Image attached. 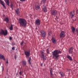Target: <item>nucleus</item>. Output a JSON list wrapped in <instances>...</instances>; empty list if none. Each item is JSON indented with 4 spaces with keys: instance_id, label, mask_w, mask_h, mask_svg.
I'll list each match as a JSON object with an SVG mask.
<instances>
[{
    "instance_id": "obj_2",
    "label": "nucleus",
    "mask_w": 78,
    "mask_h": 78,
    "mask_svg": "<svg viewBox=\"0 0 78 78\" xmlns=\"http://www.w3.org/2000/svg\"><path fill=\"white\" fill-rule=\"evenodd\" d=\"M19 22L20 26H22L23 27H24V28H25L27 27V23L25 19L23 18L19 19Z\"/></svg>"
},
{
    "instance_id": "obj_1",
    "label": "nucleus",
    "mask_w": 78,
    "mask_h": 78,
    "mask_svg": "<svg viewBox=\"0 0 78 78\" xmlns=\"http://www.w3.org/2000/svg\"><path fill=\"white\" fill-rule=\"evenodd\" d=\"M62 52L61 51H58L57 50H55L53 52H52V55L53 56V58H56L57 60H58V58L59 57V55L58 54L61 53Z\"/></svg>"
},
{
    "instance_id": "obj_5",
    "label": "nucleus",
    "mask_w": 78,
    "mask_h": 78,
    "mask_svg": "<svg viewBox=\"0 0 78 78\" xmlns=\"http://www.w3.org/2000/svg\"><path fill=\"white\" fill-rule=\"evenodd\" d=\"M41 58H43V60L44 61L47 59V57L45 56V53L43 51L41 52Z\"/></svg>"
},
{
    "instance_id": "obj_4",
    "label": "nucleus",
    "mask_w": 78,
    "mask_h": 78,
    "mask_svg": "<svg viewBox=\"0 0 78 78\" xmlns=\"http://www.w3.org/2000/svg\"><path fill=\"white\" fill-rule=\"evenodd\" d=\"M0 35H4V36H6L8 34V31L5 30H1L0 31Z\"/></svg>"
},
{
    "instance_id": "obj_3",
    "label": "nucleus",
    "mask_w": 78,
    "mask_h": 78,
    "mask_svg": "<svg viewBox=\"0 0 78 78\" xmlns=\"http://www.w3.org/2000/svg\"><path fill=\"white\" fill-rule=\"evenodd\" d=\"M57 14H58V12L56 10H53L51 11V14L52 16H56V18L55 19V20H57V19H58V18L57 17Z\"/></svg>"
},
{
    "instance_id": "obj_16",
    "label": "nucleus",
    "mask_w": 78,
    "mask_h": 78,
    "mask_svg": "<svg viewBox=\"0 0 78 78\" xmlns=\"http://www.w3.org/2000/svg\"><path fill=\"white\" fill-rule=\"evenodd\" d=\"M50 76L51 78H52V77L53 76V71L52 70H51V69L50 71Z\"/></svg>"
},
{
    "instance_id": "obj_47",
    "label": "nucleus",
    "mask_w": 78,
    "mask_h": 78,
    "mask_svg": "<svg viewBox=\"0 0 78 78\" xmlns=\"http://www.w3.org/2000/svg\"><path fill=\"white\" fill-rule=\"evenodd\" d=\"M36 29H37V28H36Z\"/></svg>"
},
{
    "instance_id": "obj_14",
    "label": "nucleus",
    "mask_w": 78,
    "mask_h": 78,
    "mask_svg": "<svg viewBox=\"0 0 78 78\" xmlns=\"http://www.w3.org/2000/svg\"><path fill=\"white\" fill-rule=\"evenodd\" d=\"M35 9L36 10H38L40 9V7L38 5H36Z\"/></svg>"
},
{
    "instance_id": "obj_27",
    "label": "nucleus",
    "mask_w": 78,
    "mask_h": 78,
    "mask_svg": "<svg viewBox=\"0 0 78 78\" xmlns=\"http://www.w3.org/2000/svg\"><path fill=\"white\" fill-rule=\"evenodd\" d=\"M51 34V31H49L48 33V35L49 36H50Z\"/></svg>"
},
{
    "instance_id": "obj_29",
    "label": "nucleus",
    "mask_w": 78,
    "mask_h": 78,
    "mask_svg": "<svg viewBox=\"0 0 78 78\" xmlns=\"http://www.w3.org/2000/svg\"><path fill=\"white\" fill-rule=\"evenodd\" d=\"M10 6L12 9V8H13V7H14V5H13L12 4H11Z\"/></svg>"
},
{
    "instance_id": "obj_11",
    "label": "nucleus",
    "mask_w": 78,
    "mask_h": 78,
    "mask_svg": "<svg viewBox=\"0 0 78 78\" xmlns=\"http://www.w3.org/2000/svg\"><path fill=\"white\" fill-rule=\"evenodd\" d=\"M35 23L36 24H37V25H40L41 23V21H40V20H39V19H37L35 21Z\"/></svg>"
},
{
    "instance_id": "obj_48",
    "label": "nucleus",
    "mask_w": 78,
    "mask_h": 78,
    "mask_svg": "<svg viewBox=\"0 0 78 78\" xmlns=\"http://www.w3.org/2000/svg\"><path fill=\"white\" fill-rule=\"evenodd\" d=\"M5 2L6 3V1H5Z\"/></svg>"
},
{
    "instance_id": "obj_26",
    "label": "nucleus",
    "mask_w": 78,
    "mask_h": 78,
    "mask_svg": "<svg viewBox=\"0 0 78 78\" xmlns=\"http://www.w3.org/2000/svg\"><path fill=\"white\" fill-rule=\"evenodd\" d=\"M31 58L30 57L29 58V60H28V62H29V63L31 64V62H30L31 61Z\"/></svg>"
},
{
    "instance_id": "obj_36",
    "label": "nucleus",
    "mask_w": 78,
    "mask_h": 78,
    "mask_svg": "<svg viewBox=\"0 0 78 78\" xmlns=\"http://www.w3.org/2000/svg\"><path fill=\"white\" fill-rule=\"evenodd\" d=\"M76 32H77H77H78V28L76 29Z\"/></svg>"
},
{
    "instance_id": "obj_6",
    "label": "nucleus",
    "mask_w": 78,
    "mask_h": 78,
    "mask_svg": "<svg viewBox=\"0 0 78 78\" xmlns=\"http://www.w3.org/2000/svg\"><path fill=\"white\" fill-rule=\"evenodd\" d=\"M40 33H41V35L42 37H43V39H44V37L46 36V32L43 30H41L40 31Z\"/></svg>"
},
{
    "instance_id": "obj_42",
    "label": "nucleus",
    "mask_w": 78,
    "mask_h": 78,
    "mask_svg": "<svg viewBox=\"0 0 78 78\" xmlns=\"http://www.w3.org/2000/svg\"><path fill=\"white\" fill-rule=\"evenodd\" d=\"M67 0H65V2H67Z\"/></svg>"
},
{
    "instance_id": "obj_20",
    "label": "nucleus",
    "mask_w": 78,
    "mask_h": 78,
    "mask_svg": "<svg viewBox=\"0 0 78 78\" xmlns=\"http://www.w3.org/2000/svg\"><path fill=\"white\" fill-rule=\"evenodd\" d=\"M43 11L44 12H47V8H46V7H44L43 8Z\"/></svg>"
},
{
    "instance_id": "obj_22",
    "label": "nucleus",
    "mask_w": 78,
    "mask_h": 78,
    "mask_svg": "<svg viewBox=\"0 0 78 78\" xmlns=\"http://www.w3.org/2000/svg\"><path fill=\"white\" fill-rule=\"evenodd\" d=\"M22 64L23 66H26V62L25 61H23L22 62Z\"/></svg>"
},
{
    "instance_id": "obj_18",
    "label": "nucleus",
    "mask_w": 78,
    "mask_h": 78,
    "mask_svg": "<svg viewBox=\"0 0 78 78\" xmlns=\"http://www.w3.org/2000/svg\"><path fill=\"white\" fill-rule=\"evenodd\" d=\"M71 29L73 33H75V28L74 27H72L71 28Z\"/></svg>"
},
{
    "instance_id": "obj_25",
    "label": "nucleus",
    "mask_w": 78,
    "mask_h": 78,
    "mask_svg": "<svg viewBox=\"0 0 78 78\" xmlns=\"http://www.w3.org/2000/svg\"><path fill=\"white\" fill-rule=\"evenodd\" d=\"M16 12L17 14H19V11L18 9L16 10Z\"/></svg>"
},
{
    "instance_id": "obj_23",
    "label": "nucleus",
    "mask_w": 78,
    "mask_h": 78,
    "mask_svg": "<svg viewBox=\"0 0 78 78\" xmlns=\"http://www.w3.org/2000/svg\"><path fill=\"white\" fill-rule=\"evenodd\" d=\"M6 3L8 6H9V0H6Z\"/></svg>"
},
{
    "instance_id": "obj_7",
    "label": "nucleus",
    "mask_w": 78,
    "mask_h": 78,
    "mask_svg": "<svg viewBox=\"0 0 78 78\" xmlns=\"http://www.w3.org/2000/svg\"><path fill=\"white\" fill-rule=\"evenodd\" d=\"M74 16H75V10L71 12L69 14V16L71 19H72L73 17Z\"/></svg>"
},
{
    "instance_id": "obj_24",
    "label": "nucleus",
    "mask_w": 78,
    "mask_h": 78,
    "mask_svg": "<svg viewBox=\"0 0 78 78\" xmlns=\"http://www.w3.org/2000/svg\"><path fill=\"white\" fill-rule=\"evenodd\" d=\"M13 29V27L12 26V25H11V26L9 27V30H12Z\"/></svg>"
},
{
    "instance_id": "obj_41",
    "label": "nucleus",
    "mask_w": 78,
    "mask_h": 78,
    "mask_svg": "<svg viewBox=\"0 0 78 78\" xmlns=\"http://www.w3.org/2000/svg\"><path fill=\"white\" fill-rule=\"evenodd\" d=\"M43 66V63H41V67H42Z\"/></svg>"
},
{
    "instance_id": "obj_28",
    "label": "nucleus",
    "mask_w": 78,
    "mask_h": 78,
    "mask_svg": "<svg viewBox=\"0 0 78 78\" xmlns=\"http://www.w3.org/2000/svg\"><path fill=\"white\" fill-rule=\"evenodd\" d=\"M45 2H46L45 0H43L41 1V3H45Z\"/></svg>"
},
{
    "instance_id": "obj_46",
    "label": "nucleus",
    "mask_w": 78,
    "mask_h": 78,
    "mask_svg": "<svg viewBox=\"0 0 78 78\" xmlns=\"http://www.w3.org/2000/svg\"><path fill=\"white\" fill-rule=\"evenodd\" d=\"M20 78H23V77H21Z\"/></svg>"
},
{
    "instance_id": "obj_44",
    "label": "nucleus",
    "mask_w": 78,
    "mask_h": 78,
    "mask_svg": "<svg viewBox=\"0 0 78 78\" xmlns=\"http://www.w3.org/2000/svg\"><path fill=\"white\" fill-rule=\"evenodd\" d=\"M15 59H16V56H15Z\"/></svg>"
},
{
    "instance_id": "obj_10",
    "label": "nucleus",
    "mask_w": 78,
    "mask_h": 78,
    "mask_svg": "<svg viewBox=\"0 0 78 78\" xmlns=\"http://www.w3.org/2000/svg\"><path fill=\"white\" fill-rule=\"evenodd\" d=\"M73 47H71L69 50V53L70 54H72L73 52Z\"/></svg>"
},
{
    "instance_id": "obj_40",
    "label": "nucleus",
    "mask_w": 78,
    "mask_h": 78,
    "mask_svg": "<svg viewBox=\"0 0 78 78\" xmlns=\"http://www.w3.org/2000/svg\"><path fill=\"white\" fill-rule=\"evenodd\" d=\"M10 40H12V37H9Z\"/></svg>"
},
{
    "instance_id": "obj_13",
    "label": "nucleus",
    "mask_w": 78,
    "mask_h": 78,
    "mask_svg": "<svg viewBox=\"0 0 78 78\" xmlns=\"http://www.w3.org/2000/svg\"><path fill=\"white\" fill-rule=\"evenodd\" d=\"M0 59H3V60L5 61V56L1 54H0Z\"/></svg>"
},
{
    "instance_id": "obj_34",
    "label": "nucleus",
    "mask_w": 78,
    "mask_h": 78,
    "mask_svg": "<svg viewBox=\"0 0 78 78\" xmlns=\"http://www.w3.org/2000/svg\"><path fill=\"white\" fill-rule=\"evenodd\" d=\"M20 2H25V0H20Z\"/></svg>"
},
{
    "instance_id": "obj_39",
    "label": "nucleus",
    "mask_w": 78,
    "mask_h": 78,
    "mask_svg": "<svg viewBox=\"0 0 78 78\" xmlns=\"http://www.w3.org/2000/svg\"><path fill=\"white\" fill-rule=\"evenodd\" d=\"M6 63L7 64H8L9 63L8 60V59H7V60Z\"/></svg>"
},
{
    "instance_id": "obj_31",
    "label": "nucleus",
    "mask_w": 78,
    "mask_h": 78,
    "mask_svg": "<svg viewBox=\"0 0 78 78\" xmlns=\"http://www.w3.org/2000/svg\"><path fill=\"white\" fill-rule=\"evenodd\" d=\"M23 43H24V41H23L22 42L20 43V45H23Z\"/></svg>"
},
{
    "instance_id": "obj_17",
    "label": "nucleus",
    "mask_w": 78,
    "mask_h": 78,
    "mask_svg": "<svg viewBox=\"0 0 78 78\" xmlns=\"http://www.w3.org/2000/svg\"><path fill=\"white\" fill-rule=\"evenodd\" d=\"M59 74L60 75H61L62 77V76H64V73L62 72H60Z\"/></svg>"
},
{
    "instance_id": "obj_12",
    "label": "nucleus",
    "mask_w": 78,
    "mask_h": 78,
    "mask_svg": "<svg viewBox=\"0 0 78 78\" xmlns=\"http://www.w3.org/2000/svg\"><path fill=\"white\" fill-rule=\"evenodd\" d=\"M0 4L2 5L4 8L6 9V7L5 5V2L2 0H0Z\"/></svg>"
},
{
    "instance_id": "obj_30",
    "label": "nucleus",
    "mask_w": 78,
    "mask_h": 78,
    "mask_svg": "<svg viewBox=\"0 0 78 78\" xmlns=\"http://www.w3.org/2000/svg\"><path fill=\"white\" fill-rule=\"evenodd\" d=\"M46 51H47V53H48H48H49V50H48V49H47Z\"/></svg>"
},
{
    "instance_id": "obj_15",
    "label": "nucleus",
    "mask_w": 78,
    "mask_h": 78,
    "mask_svg": "<svg viewBox=\"0 0 78 78\" xmlns=\"http://www.w3.org/2000/svg\"><path fill=\"white\" fill-rule=\"evenodd\" d=\"M66 57L67 58L69 59V60H70V61H72V57L70 56V55H67L66 56Z\"/></svg>"
},
{
    "instance_id": "obj_33",
    "label": "nucleus",
    "mask_w": 78,
    "mask_h": 78,
    "mask_svg": "<svg viewBox=\"0 0 78 78\" xmlns=\"http://www.w3.org/2000/svg\"><path fill=\"white\" fill-rule=\"evenodd\" d=\"M19 73H20V75H21L22 74V71H20V72Z\"/></svg>"
},
{
    "instance_id": "obj_8",
    "label": "nucleus",
    "mask_w": 78,
    "mask_h": 78,
    "mask_svg": "<svg viewBox=\"0 0 78 78\" xmlns=\"http://www.w3.org/2000/svg\"><path fill=\"white\" fill-rule=\"evenodd\" d=\"M65 36H66L65 32L64 31H62L60 34V38H63Z\"/></svg>"
},
{
    "instance_id": "obj_21",
    "label": "nucleus",
    "mask_w": 78,
    "mask_h": 78,
    "mask_svg": "<svg viewBox=\"0 0 78 78\" xmlns=\"http://www.w3.org/2000/svg\"><path fill=\"white\" fill-rule=\"evenodd\" d=\"M4 21H5V22H7V23H8L9 22V19L8 18H5L4 19Z\"/></svg>"
},
{
    "instance_id": "obj_43",
    "label": "nucleus",
    "mask_w": 78,
    "mask_h": 78,
    "mask_svg": "<svg viewBox=\"0 0 78 78\" xmlns=\"http://www.w3.org/2000/svg\"><path fill=\"white\" fill-rule=\"evenodd\" d=\"M76 12L77 13H78V10H76Z\"/></svg>"
},
{
    "instance_id": "obj_37",
    "label": "nucleus",
    "mask_w": 78,
    "mask_h": 78,
    "mask_svg": "<svg viewBox=\"0 0 78 78\" xmlns=\"http://www.w3.org/2000/svg\"><path fill=\"white\" fill-rule=\"evenodd\" d=\"M12 45H15V43H14V42H12Z\"/></svg>"
},
{
    "instance_id": "obj_19",
    "label": "nucleus",
    "mask_w": 78,
    "mask_h": 78,
    "mask_svg": "<svg viewBox=\"0 0 78 78\" xmlns=\"http://www.w3.org/2000/svg\"><path fill=\"white\" fill-rule=\"evenodd\" d=\"M52 42L54 43V44H56V40H55L54 38H52Z\"/></svg>"
},
{
    "instance_id": "obj_9",
    "label": "nucleus",
    "mask_w": 78,
    "mask_h": 78,
    "mask_svg": "<svg viewBox=\"0 0 78 78\" xmlns=\"http://www.w3.org/2000/svg\"><path fill=\"white\" fill-rule=\"evenodd\" d=\"M25 55H26V57H29L30 55V52L28 51H26L24 52Z\"/></svg>"
},
{
    "instance_id": "obj_32",
    "label": "nucleus",
    "mask_w": 78,
    "mask_h": 78,
    "mask_svg": "<svg viewBox=\"0 0 78 78\" xmlns=\"http://www.w3.org/2000/svg\"><path fill=\"white\" fill-rule=\"evenodd\" d=\"M71 71V70L70 69H67V72H68L69 73L70 72V71Z\"/></svg>"
},
{
    "instance_id": "obj_45",
    "label": "nucleus",
    "mask_w": 78,
    "mask_h": 78,
    "mask_svg": "<svg viewBox=\"0 0 78 78\" xmlns=\"http://www.w3.org/2000/svg\"><path fill=\"white\" fill-rule=\"evenodd\" d=\"M16 75H18V73H16Z\"/></svg>"
},
{
    "instance_id": "obj_38",
    "label": "nucleus",
    "mask_w": 78,
    "mask_h": 78,
    "mask_svg": "<svg viewBox=\"0 0 78 78\" xmlns=\"http://www.w3.org/2000/svg\"><path fill=\"white\" fill-rule=\"evenodd\" d=\"M12 49L13 50H15V48H14V47H13L12 48Z\"/></svg>"
},
{
    "instance_id": "obj_35",
    "label": "nucleus",
    "mask_w": 78,
    "mask_h": 78,
    "mask_svg": "<svg viewBox=\"0 0 78 78\" xmlns=\"http://www.w3.org/2000/svg\"><path fill=\"white\" fill-rule=\"evenodd\" d=\"M2 72H3L4 70V67L2 66Z\"/></svg>"
}]
</instances>
